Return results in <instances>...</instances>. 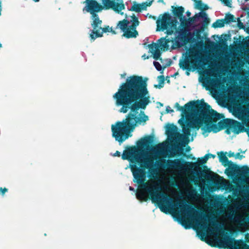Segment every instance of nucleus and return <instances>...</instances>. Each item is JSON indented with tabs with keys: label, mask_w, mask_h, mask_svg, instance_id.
<instances>
[{
	"label": "nucleus",
	"mask_w": 249,
	"mask_h": 249,
	"mask_svg": "<svg viewBox=\"0 0 249 249\" xmlns=\"http://www.w3.org/2000/svg\"><path fill=\"white\" fill-rule=\"evenodd\" d=\"M39 0H34V1H35V2H38V1H39Z\"/></svg>",
	"instance_id": "0e129e2a"
},
{
	"label": "nucleus",
	"mask_w": 249,
	"mask_h": 249,
	"mask_svg": "<svg viewBox=\"0 0 249 249\" xmlns=\"http://www.w3.org/2000/svg\"><path fill=\"white\" fill-rule=\"evenodd\" d=\"M223 122H220L219 123V126H218L216 124H213L207 127V129L209 132L213 131L214 133L218 132L221 129V127L223 126Z\"/></svg>",
	"instance_id": "a878e982"
},
{
	"label": "nucleus",
	"mask_w": 249,
	"mask_h": 249,
	"mask_svg": "<svg viewBox=\"0 0 249 249\" xmlns=\"http://www.w3.org/2000/svg\"><path fill=\"white\" fill-rule=\"evenodd\" d=\"M228 168L227 170H229V172L231 175L236 176L238 166L233 164L231 161L228 163Z\"/></svg>",
	"instance_id": "bb28decb"
},
{
	"label": "nucleus",
	"mask_w": 249,
	"mask_h": 249,
	"mask_svg": "<svg viewBox=\"0 0 249 249\" xmlns=\"http://www.w3.org/2000/svg\"><path fill=\"white\" fill-rule=\"evenodd\" d=\"M230 156H234V153L230 154Z\"/></svg>",
	"instance_id": "680f3d73"
},
{
	"label": "nucleus",
	"mask_w": 249,
	"mask_h": 249,
	"mask_svg": "<svg viewBox=\"0 0 249 249\" xmlns=\"http://www.w3.org/2000/svg\"><path fill=\"white\" fill-rule=\"evenodd\" d=\"M235 157L236 159H239L240 160H241L242 159H243L244 157V156L243 155H240V154L239 153H237L235 155Z\"/></svg>",
	"instance_id": "09e8293b"
},
{
	"label": "nucleus",
	"mask_w": 249,
	"mask_h": 249,
	"mask_svg": "<svg viewBox=\"0 0 249 249\" xmlns=\"http://www.w3.org/2000/svg\"><path fill=\"white\" fill-rule=\"evenodd\" d=\"M145 6L142 5L134 4L131 8V10L135 12H140L142 9H143Z\"/></svg>",
	"instance_id": "72a5a7b5"
},
{
	"label": "nucleus",
	"mask_w": 249,
	"mask_h": 249,
	"mask_svg": "<svg viewBox=\"0 0 249 249\" xmlns=\"http://www.w3.org/2000/svg\"><path fill=\"white\" fill-rule=\"evenodd\" d=\"M237 209H238V207L236 208V210H234L233 208H230V210L232 212V213H229L228 215V216L230 220L232 221L233 220L235 215V213Z\"/></svg>",
	"instance_id": "4c0bfd02"
},
{
	"label": "nucleus",
	"mask_w": 249,
	"mask_h": 249,
	"mask_svg": "<svg viewBox=\"0 0 249 249\" xmlns=\"http://www.w3.org/2000/svg\"><path fill=\"white\" fill-rule=\"evenodd\" d=\"M224 20L227 23H231L232 22L235 21L234 20V17L231 14L227 15Z\"/></svg>",
	"instance_id": "e433bc0d"
},
{
	"label": "nucleus",
	"mask_w": 249,
	"mask_h": 249,
	"mask_svg": "<svg viewBox=\"0 0 249 249\" xmlns=\"http://www.w3.org/2000/svg\"><path fill=\"white\" fill-rule=\"evenodd\" d=\"M246 95L249 96V90L247 92Z\"/></svg>",
	"instance_id": "e2e57ef3"
},
{
	"label": "nucleus",
	"mask_w": 249,
	"mask_h": 249,
	"mask_svg": "<svg viewBox=\"0 0 249 249\" xmlns=\"http://www.w3.org/2000/svg\"><path fill=\"white\" fill-rule=\"evenodd\" d=\"M206 74H208V75H213V74H212V71L211 70H208L207 71H206Z\"/></svg>",
	"instance_id": "3c124183"
},
{
	"label": "nucleus",
	"mask_w": 249,
	"mask_h": 249,
	"mask_svg": "<svg viewBox=\"0 0 249 249\" xmlns=\"http://www.w3.org/2000/svg\"><path fill=\"white\" fill-rule=\"evenodd\" d=\"M142 58L143 59H148L149 58V57L148 56H146V54H143L142 56Z\"/></svg>",
	"instance_id": "5fc2aeb1"
},
{
	"label": "nucleus",
	"mask_w": 249,
	"mask_h": 249,
	"mask_svg": "<svg viewBox=\"0 0 249 249\" xmlns=\"http://www.w3.org/2000/svg\"><path fill=\"white\" fill-rule=\"evenodd\" d=\"M151 50V53L153 54V58L156 60L158 59L161 55V53L159 49L157 44L152 43L148 45Z\"/></svg>",
	"instance_id": "aec40b11"
},
{
	"label": "nucleus",
	"mask_w": 249,
	"mask_h": 249,
	"mask_svg": "<svg viewBox=\"0 0 249 249\" xmlns=\"http://www.w3.org/2000/svg\"><path fill=\"white\" fill-rule=\"evenodd\" d=\"M178 111L185 115L178 122L182 126V131L185 135H191V131L198 130L204 124L216 122L221 118L220 114L211 108L210 106L203 101H192L186 104L183 107L178 103L175 105Z\"/></svg>",
	"instance_id": "7ed1b4c3"
},
{
	"label": "nucleus",
	"mask_w": 249,
	"mask_h": 249,
	"mask_svg": "<svg viewBox=\"0 0 249 249\" xmlns=\"http://www.w3.org/2000/svg\"><path fill=\"white\" fill-rule=\"evenodd\" d=\"M212 205L215 208H219L220 206V202L218 199H214L211 202Z\"/></svg>",
	"instance_id": "58836bf2"
},
{
	"label": "nucleus",
	"mask_w": 249,
	"mask_h": 249,
	"mask_svg": "<svg viewBox=\"0 0 249 249\" xmlns=\"http://www.w3.org/2000/svg\"><path fill=\"white\" fill-rule=\"evenodd\" d=\"M150 155L147 152L144 151H140L135 146L128 147L124 151L122 158L123 160H127L130 162L135 163L136 162L143 163L144 167H150L152 166V162L145 161L148 160Z\"/></svg>",
	"instance_id": "39448f33"
},
{
	"label": "nucleus",
	"mask_w": 249,
	"mask_h": 249,
	"mask_svg": "<svg viewBox=\"0 0 249 249\" xmlns=\"http://www.w3.org/2000/svg\"><path fill=\"white\" fill-rule=\"evenodd\" d=\"M219 161L221 162L222 164L224 166H227L228 163L231 161L228 160V158L226 157L224 153L221 152L219 154H218Z\"/></svg>",
	"instance_id": "393cba45"
},
{
	"label": "nucleus",
	"mask_w": 249,
	"mask_h": 249,
	"mask_svg": "<svg viewBox=\"0 0 249 249\" xmlns=\"http://www.w3.org/2000/svg\"><path fill=\"white\" fill-rule=\"evenodd\" d=\"M157 24V31L160 25L161 30L164 31L167 30L166 33L168 35H171L174 31L176 29L177 19L176 17L170 16L169 14L165 13L161 18V19H158L156 21Z\"/></svg>",
	"instance_id": "6e6552de"
},
{
	"label": "nucleus",
	"mask_w": 249,
	"mask_h": 249,
	"mask_svg": "<svg viewBox=\"0 0 249 249\" xmlns=\"http://www.w3.org/2000/svg\"><path fill=\"white\" fill-rule=\"evenodd\" d=\"M248 46H249V40H248Z\"/></svg>",
	"instance_id": "338daca9"
},
{
	"label": "nucleus",
	"mask_w": 249,
	"mask_h": 249,
	"mask_svg": "<svg viewBox=\"0 0 249 249\" xmlns=\"http://www.w3.org/2000/svg\"><path fill=\"white\" fill-rule=\"evenodd\" d=\"M215 157V155H213L211 154H208L206 155L203 158H202L201 160H198V163L201 165L202 164L207 161L209 158H214Z\"/></svg>",
	"instance_id": "2f4dec72"
},
{
	"label": "nucleus",
	"mask_w": 249,
	"mask_h": 249,
	"mask_svg": "<svg viewBox=\"0 0 249 249\" xmlns=\"http://www.w3.org/2000/svg\"><path fill=\"white\" fill-rule=\"evenodd\" d=\"M158 79L159 83L161 84H163L164 81V77L163 75H160L158 77Z\"/></svg>",
	"instance_id": "c03bdc74"
},
{
	"label": "nucleus",
	"mask_w": 249,
	"mask_h": 249,
	"mask_svg": "<svg viewBox=\"0 0 249 249\" xmlns=\"http://www.w3.org/2000/svg\"><path fill=\"white\" fill-rule=\"evenodd\" d=\"M86 5L83 11L90 13L91 15L103 10V6L95 0H86Z\"/></svg>",
	"instance_id": "f8f14e48"
},
{
	"label": "nucleus",
	"mask_w": 249,
	"mask_h": 249,
	"mask_svg": "<svg viewBox=\"0 0 249 249\" xmlns=\"http://www.w3.org/2000/svg\"><path fill=\"white\" fill-rule=\"evenodd\" d=\"M226 21L224 19H218L213 24L214 28H220L224 26Z\"/></svg>",
	"instance_id": "473e14b6"
},
{
	"label": "nucleus",
	"mask_w": 249,
	"mask_h": 249,
	"mask_svg": "<svg viewBox=\"0 0 249 249\" xmlns=\"http://www.w3.org/2000/svg\"><path fill=\"white\" fill-rule=\"evenodd\" d=\"M150 161V162H152V166L150 167H145L146 168H149V172L150 174L154 176V175H157L158 174L159 170L157 168H154V160L152 159L150 156L149 155L148 157V160H146L145 161Z\"/></svg>",
	"instance_id": "b1692460"
},
{
	"label": "nucleus",
	"mask_w": 249,
	"mask_h": 249,
	"mask_svg": "<svg viewBox=\"0 0 249 249\" xmlns=\"http://www.w3.org/2000/svg\"><path fill=\"white\" fill-rule=\"evenodd\" d=\"M171 63V61H170V63H169V64H168V66L170 65Z\"/></svg>",
	"instance_id": "69168bd1"
},
{
	"label": "nucleus",
	"mask_w": 249,
	"mask_h": 249,
	"mask_svg": "<svg viewBox=\"0 0 249 249\" xmlns=\"http://www.w3.org/2000/svg\"><path fill=\"white\" fill-rule=\"evenodd\" d=\"M204 83L209 89L216 92V89L219 88L221 84V78H213L208 77L205 78Z\"/></svg>",
	"instance_id": "2eb2a0df"
},
{
	"label": "nucleus",
	"mask_w": 249,
	"mask_h": 249,
	"mask_svg": "<svg viewBox=\"0 0 249 249\" xmlns=\"http://www.w3.org/2000/svg\"><path fill=\"white\" fill-rule=\"evenodd\" d=\"M156 194L153 200L159 202L161 211L165 213H168L170 210L178 211V213L184 216L181 218V221L182 225L186 229L189 228L190 226L185 225L184 222H186L185 217L195 222L196 226L212 233L219 230V224L214 216L196 209L185 201L178 200L174 203L172 198L159 193Z\"/></svg>",
	"instance_id": "f03ea898"
},
{
	"label": "nucleus",
	"mask_w": 249,
	"mask_h": 249,
	"mask_svg": "<svg viewBox=\"0 0 249 249\" xmlns=\"http://www.w3.org/2000/svg\"><path fill=\"white\" fill-rule=\"evenodd\" d=\"M238 26L240 27V28H243L244 27V25L243 24V23H242L241 22H238Z\"/></svg>",
	"instance_id": "603ef678"
},
{
	"label": "nucleus",
	"mask_w": 249,
	"mask_h": 249,
	"mask_svg": "<svg viewBox=\"0 0 249 249\" xmlns=\"http://www.w3.org/2000/svg\"><path fill=\"white\" fill-rule=\"evenodd\" d=\"M179 66L182 70H189L190 69L189 60L188 58L179 62Z\"/></svg>",
	"instance_id": "c85d7f7f"
},
{
	"label": "nucleus",
	"mask_w": 249,
	"mask_h": 249,
	"mask_svg": "<svg viewBox=\"0 0 249 249\" xmlns=\"http://www.w3.org/2000/svg\"><path fill=\"white\" fill-rule=\"evenodd\" d=\"M139 23L138 18L134 17L132 20L123 19L119 21L116 29H120L121 31L124 33L123 36L127 38H135L138 36V32L136 29Z\"/></svg>",
	"instance_id": "423d86ee"
},
{
	"label": "nucleus",
	"mask_w": 249,
	"mask_h": 249,
	"mask_svg": "<svg viewBox=\"0 0 249 249\" xmlns=\"http://www.w3.org/2000/svg\"><path fill=\"white\" fill-rule=\"evenodd\" d=\"M222 123V126L232 128V131L235 134H239L244 128L239 122L231 119H225Z\"/></svg>",
	"instance_id": "ddd939ff"
},
{
	"label": "nucleus",
	"mask_w": 249,
	"mask_h": 249,
	"mask_svg": "<svg viewBox=\"0 0 249 249\" xmlns=\"http://www.w3.org/2000/svg\"><path fill=\"white\" fill-rule=\"evenodd\" d=\"M161 165L162 164L160 162L158 161H156L155 162L154 161V165L156 166V168H157L158 169L159 167H160L161 166Z\"/></svg>",
	"instance_id": "49530a36"
},
{
	"label": "nucleus",
	"mask_w": 249,
	"mask_h": 249,
	"mask_svg": "<svg viewBox=\"0 0 249 249\" xmlns=\"http://www.w3.org/2000/svg\"><path fill=\"white\" fill-rule=\"evenodd\" d=\"M166 134L170 139L177 140L178 137H188L190 135H181L178 132V128L174 124L170 125L167 126L166 129Z\"/></svg>",
	"instance_id": "4468645a"
},
{
	"label": "nucleus",
	"mask_w": 249,
	"mask_h": 249,
	"mask_svg": "<svg viewBox=\"0 0 249 249\" xmlns=\"http://www.w3.org/2000/svg\"><path fill=\"white\" fill-rule=\"evenodd\" d=\"M188 196L194 201H197L199 198V194L195 189H189L187 191Z\"/></svg>",
	"instance_id": "4be33fe9"
},
{
	"label": "nucleus",
	"mask_w": 249,
	"mask_h": 249,
	"mask_svg": "<svg viewBox=\"0 0 249 249\" xmlns=\"http://www.w3.org/2000/svg\"><path fill=\"white\" fill-rule=\"evenodd\" d=\"M195 8L199 10H207L208 7L206 4H204L201 0H198L196 2Z\"/></svg>",
	"instance_id": "cd10ccee"
},
{
	"label": "nucleus",
	"mask_w": 249,
	"mask_h": 249,
	"mask_svg": "<svg viewBox=\"0 0 249 249\" xmlns=\"http://www.w3.org/2000/svg\"><path fill=\"white\" fill-rule=\"evenodd\" d=\"M236 176H245L249 173V168L247 166H238Z\"/></svg>",
	"instance_id": "5701e85b"
},
{
	"label": "nucleus",
	"mask_w": 249,
	"mask_h": 249,
	"mask_svg": "<svg viewBox=\"0 0 249 249\" xmlns=\"http://www.w3.org/2000/svg\"><path fill=\"white\" fill-rule=\"evenodd\" d=\"M153 64L158 71H161L162 70V67L159 62L154 61Z\"/></svg>",
	"instance_id": "a19ab883"
},
{
	"label": "nucleus",
	"mask_w": 249,
	"mask_h": 249,
	"mask_svg": "<svg viewBox=\"0 0 249 249\" xmlns=\"http://www.w3.org/2000/svg\"><path fill=\"white\" fill-rule=\"evenodd\" d=\"M247 114L249 115V111L247 112Z\"/></svg>",
	"instance_id": "774afa93"
},
{
	"label": "nucleus",
	"mask_w": 249,
	"mask_h": 249,
	"mask_svg": "<svg viewBox=\"0 0 249 249\" xmlns=\"http://www.w3.org/2000/svg\"><path fill=\"white\" fill-rule=\"evenodd\" d=\"M196 21H194V19L192 20L191 18H188L186 21L184 25H186L187 27H191L194 26L193 25V23L196 22Z\"/></svg>",
	"instance_id": "ea45409f"
},
{
	"label": "nucleus",
	"mask_w": 249,
	"mask_h": 249,
	"mask_svg": "<svg viewBox=\"0 0 249 249\" xmlns=\"http://www.w3.org/2000/svg\"><path fill=\"white\" fill-rule=\"evenodd\" d=\"M244 218L243 216L241 214H235L232 221L235 223H239L242 221H243Z\"/></svg>",
	"instance_id": "c9c22d12"
},
{
	"label": "nucleus",
	"mask_w": 249,
	"mask_h": 249,
	"mask_svg": "<svg viewBox=\"0 0 249 249\" xmlns=\"http://www.w3.org/2000/svg\"><path fill=\"white\" fill-rule=\"evenodd\" d=\"M168 146L166 142L160 143L151 148V151L159 156H166Z\"/></svg>",
	"instance_id": "dca6fc26"
},
{
	"label": "nucleus",
	"mask_w": 249,
	"mask_h": 249,
	"mask_svg": "<svg viewBox=\"0 0 249 249\" xmlns=\"http://www.w3.org/2000/svg\"><path fill=\"white\" fill-rule=\"evenodd\" d=\"M8 191V189L6 188L2 189V188H0V194H2L3 196L4 194Z\"/></svg>",
	"instance_id": "a18cd8bd"
},
{
	"label": "nucleus",
	"mask_w": 249,
	"mask_h": 249,
	"mask_svg": "<svg viewBox=\"0 0 249 249\" xmlns=\"http://www.w3.org/2000/svg\"><path fill=\"white\" fill-rule=\"evenodd\" d=\"M93 22L91 24V26L93 28V30L91 31L95 32V35L96 34V31L99 30V28L102 23V21L100 20L98 15L96 14H92Z\"/></svg>",
	"instance_id": "a211bd4d"
},
{
	"label": "nucleus",
	"mask_w": 249,
	"mask_h": 249,
	"mask_svg": "<svg viewBox=\"0 0 249 249\" xmlns=\"http://www.w3.org/2000/svg\"><path fill=\"white\" fill-rule=\"evenodd\" d=\"M167 166L170 169L178 170L180 173H185L189 169H192L193 168H195V170L197 174L201 173V169L200 167L197 165L196 163H190L188 165H187L185 163L181 162L179 159L167 160Z\"/></svg>",
	"instance_id": "1a4fd4ad"
},
{
	"label": "nucleus",
	"mask_w": 249,
	"mask_h": 249,
	"mask_svg": "<svg viewBox=\"0 0 249 249\" xmlns=\"http://www.w3.org/2000/svg\"><path fill=\"white\" fill-rule=\"evenodd\" d=\"M126 75V73H124V74H121L122 78L124 77V76Z\"/></svg>",
	"instance_id": "bf43d9fd"
},
{
	"label": "nucleus",
	"mask_w": 249,
	"mask_h": 249,
	"mask_svg": "<svg viewBox=\"0 0 249 249\" xmlns=\"http://www.w3.org/2000/svg\"><path fill=\"white\" fill-rule=\"evenodd\" d=\"M154 87H155V88H159V89H160V88H161V87H163V84H160H160H159V85H154Z\"/></svg>",
	"instance_id": "8fccbe9b"
},
{
	"label": "nucleus",
	"mask_w": 249,
	"mask_h": 249,
	"mask_svg": "<svg viewBox=\"0 0 249 249\" xmlns=\"http://www.w3.org/2000/svg\"><path fill=\"white\" fill-rule=\"evenodd\" d=\"M191 63L194 65L198 64L200 65L203 62L202 56L198 51H195L192 53L191 55Z\"/></svg>",
	"instance_id": "6ab92c4d"
},
{
	"label": "nucleus",
	"mask_w": 249,
	"mask_h": 249,
	"mask_svg": "<svg viewBox=\"0 0 249 249\" xmlns=\"http://www.w3.org/2000/svg\"><path fill=\"white\" fill-rule=\"evenodd\" d=\"M148 143V141L147 139H143V140H142L141 141H140L138 143V145L139 146H144V145H145L147 143Z\"/></svg>",
	"instance_id": "37998d69"
},
{
	"label": "nucleus",
	"mask_w": 249,
	"mask_h": 249,
	"mask_svg": "<svg viewBox=\"0 0 249 249\" xmlns=\"http://www.w3.org/2000/svg\"><path fill=\"white\" fill-rule=\"evenodd\" d=\"M130 168L134 178L133 181L138 184L143 183L141 186L142 189L138 191L135 194L137 199L146 201L150 199L149 197L150 196L152 201L157 203L160 208L159 202L153 200V198L156 195L155 194L159 193L169 197L166 194L161 192V185L158 181L155 180H150L144 183L146 177L145 169L137 167L135 164L130 165Z\"/></svg>",
	"instance_id": "20e7f679"
},
{
	"label": "nucleus",
	"mask_w": 249,
	"mask_h": 249,
	"mask_svg": "<svg viewBox=\"0 0 249 249\" xmlns=\"http://www.w3.org/2000/svg\"><path fill=\"white\" fill-rule=\"evenodd\" d=\"M129 190L132 191H134V192L135 191V190L134 189V188L131 186L129 187Z\"/></svg>",
	"instance_id": "6e6d98bb"
},
{
	"label": "nucleus",
	"mask_w": 249,
	"mask_h": 249,
	"mask_svg": "<svg viewBox=\"0 0 249 249\" xmlns=\"http://www.w3.org/2000/svg\"><path fill=\"white\" fill-rule=\"evenodd\" d=\"M166 111L167 113H172L174 110L169 106H167L166 107Z\"/></svg>",
	"instance_id": "de8ad7c7"
},
{
	"label": "nucleus",
	"mask_w": 249,
	"mask_h": 249,
	"mask_svg": "<svg viewBox=\"0 0 249 249\" xmlns=\"http://www.w3.org/2000/svg\"><path fill=\"white\" fill-rule=\"evenodd\" d=\"M184 12V8L180 6L178 7V8H177L175 11H174V14L177 17H180L182 15L183 12Z\"/></svg>",
	"instance_id": "f704fd0d"
},
{
	"label": "nucleus",
	"mask_w": 249,
	"mask_h": 249,
	"mask_svg": "<svg viewBox=\"0 0 249 249\" xmlns=\"http://www.w3.org/2000/svg\"><path fill=\"white\" fill-rule=\"evenodd\" d=\"M157 104L159 105V106H160V107L163 106V104L160 102H157Z\"/></svg>",
	"instance_id": "13d9d810"
},
{
	"label": "nucleus",
	"mask_w": 249,
	"mask_h": 249,
	"mask_svg": "<svg viewBox=\"0 0 249 249\" xmlns=\"http://www.w3.org/2000/svg\"><path fill=\"white\" fill-rule=\"evenodd\" d=\"M233 114L239 119L243 116L244 111L239 107H235L233 109Z\"/></svg>",
	"instance_id": "c756f323"
},
{
	"label": "nucleus",
	"mask_w": 249,
	"mask_h": 249,
	"mask_svg": "<svg viewBox=\"0 0 249 249\" xmlns=\"http://www.w3.org/2000/svg\"><path fill=\"white\" fill-rule=\"evenodd\" d=\"M109 30H110V32H111L113 34H116V33L112 30V29L109 28V26L106 27V28H102L100 27L99 28V30H97L96 31V34L95 35V32L91 31V33L90 34V37L91 40H94L96 38L98 37H101L102 36V34L103 33H106L107 32H109Z\"/></svg>",
	"instance_id": "f3484780"
},
{
	"label": "nucleus",
	"mask_w": 249,
	"mask_h": 249,
	"mask_svg": "<svg viewBox=\"0 0 249 249\" xmlns=\"http://www.w3.org/2000/svg\"><path fill=\"white\" fill-rule=\"evenodd\" d=\"M186 15H187V16L188 17H190V15H191V13H190V12H189V11H187V12H186Z\"/></svg>",
	"instance_id": "4d7b16f0"
},
{
	"label": "nucleus",
	"mask_w": 249,
	"mask_h": 249,
	"mask_svg": "<svg viewBox=\"0 0 249 249\" xmlns=\"http://www.w3.org/2000/svg\"><path fill=\"white\" fill-rule=\"evenodd\" d=\"M116 106H122L119 111L125 113L131 111L122 121L117 122L111 125L112 137L121 145L129 137L138 124H144L148 117L143 111L139 113V108L144 109L151 103L147 89L146 82L142 77L133 75L128 77L122 84L118 91L113 96Z\"/></svg>",
	"instance_id": "f257e3e1"
},
{
	"label": "nucleus",
	"mask_w": 249,
	"mask_h": 249,
	"mask_svg": "<svg viewBox=\"0 0 249 249\" xmlns=\"http://www.w3.org/2000/svg\"><path fill=\"white\" fill-rule=\"evenodd\" d=\"M173 40L170 39V38L166 39V38H161L158 40V48L160 47V49H166V50L168 49L169 45L168 43L171 41L172 42Z\"/></svg>",
	"instance_id": "412c9836"
},
{
	"label": "nucleus",
	"mask_w": 249,
	"mask_h": 249,
	"mask_svg": "<svg viewBox=\"0 0 249 249\" xmlns=\"http://www.w3.org/2000/svg\"><path fill=\"white\" fill-rule=\"evenodd\" d=\"M103 9H112L116 13L123 14L122 10L125 8L123 0H102Z\"/></svg>",
	"instance_id": "9d476101"
},
{
	"label": "nucleus",
	"mask_w": 249,
	"mask_h": 249,
	"mask_svg": "<svg viewBox=\"0 0 249 249\" xmlns=\"http://www.w3.org/2000/svg\"><path fill=\"white\" fill-rule=\"evenodd\" d=\"M226 133H227V134H228L230 133V130H227L226 131Z\"/></svg>",
	"instance_id": "052dcab7"
},
{
	"label": "nucleus",
	"mask_w": 249,
	"mask_h": 249,
	"mask_svg": "<svg viewBox=\"0 0 249 249\" xmlns=\"http://www.w3.org/2000/svg\"><path fill=\"white\" fill-rule=\"evenodd\" d=\"M200 18L205 20L207 19V15L205 12H200L194 17V21H197Z\"/></svg>",
	"instance_id": "7c9ffc66"
},
{
	"label": "nucleus",
	"mask_w": 249,
	"mask_h": 249,
	"mask_svg": "<svg viewBox=\"0 0 249 249\" xmlns=\"http://www.w3.org/2000/svg\"><path fill=\"white\" fill-rule=\"evenodd\" d=\"M114 156H120V153L117 151L113 155Z\"/></svg>",
	"instance_id": "864d4df0"
},
{
	"label": "nucleus",
	"mask_w": 249,
	"mask_h": 249,
	"mask_svg": "<svg viewBox=\"0 0 249 249\" xmlns=\"http://www.w3.org/2000/svg\"><path fill=\"white\" fill-rule=\"evenodd\" d=\"M241 240H235L233 238L225 234L221 239H216V243L219 248L228 249H249V246Z\"/></svg>",
	"instance_id": "0eeeda50"
},
{
	"label": "nucleus",
	"mask_w": 249,
	"mask_h": 249,
	"mask_svg": "<svg viewBox=\"0 0 249 249\" xmlns=\"http://www.w3.org/2000/svg\"><path fill=\"white\" fill-rule=\"evenodd\" d=\"M187 31L184 29H180L177 32L176 37L172 41L173 45L172 49L180 48L188 42L190 38L186 36Z\"/></svg>",
	"instance_id": "9b49d317"
},
{
	"label": "nucleus",
	"mask_w": 249,
	"mask_h": 249,
	"mask_svg": "<svg viewBox=\"0 0 249 249\" xmlns=\"http://www.w3.org/2000/svg\"><path fill=\"white\" fill-rule=\"evenodd\" d=\"M178 18H179V21L180 22V24L182 25H184V24L187 20L185 16L182 15L180 17H178Z\"/></svg>",
	"instance_id": "79ce46f5"
}]
</instances>
